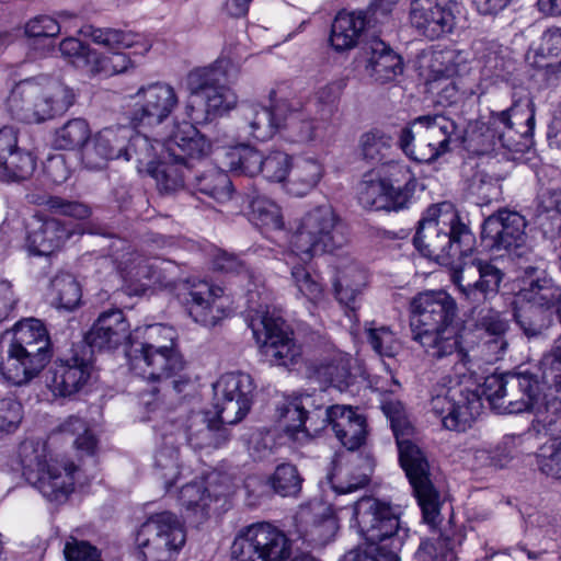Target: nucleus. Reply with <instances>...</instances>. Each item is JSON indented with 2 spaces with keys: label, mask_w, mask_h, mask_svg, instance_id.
Segmentation results:
<instances>
[{
  "label": "nucleus",
  "mask_w": 561,
  "mask_h": 561,
  "mask_svg": "<svg viewBox=\"0 0 561 561\" xmlns=\"http://www.w3.org/2000/svg\"><path fill=\"white\" fill-rule=\"evenodd\" d=\"M90 126L85 119L72 118L56 129L54 146L61 150L81 148L90 138Z\"/></svg>",
  "instance_id": "obj_45"
},
{
  "label": "nucleus",
  "mask_w": 561,
  "mask_h": 561,
  "mask_svg": "<svg viewBox=\"0 0 561 561\" xmlns=\"http://www.w3.org/2000/svg\"><path fill=\"white\" fill-rule=\"evenodd\" d=\"M81 34L91 38L98 45H103L110 49H126L141 45L139 54L149 50L150 45L142 42V36L133 32H125L116 28H99L92 25H85L81 28Z\"/></svg>",
  "instance_id": "obj_40"
},
{
  "label": "nucleus",
  "mask_w": 561,
  "mask_h": 561,
  "mask_svg": "<svg viewBox=\"0 0 561 561\" xmlns=\"http://www.w3.org/2000/svg\"><path fill=\"white\" fill-rule=\"evenodd\" d=\"M60 432L75 437L73 445L77 450L85 455H93L95 451L98 439L82 419L70 416L60 425Z\"/></svg>",
  "instance_id": "obj_53"
},
{
  "label": "nucleus",
  "mask_w": 561,
  "mask_h": 561,
  "mask_svg": "<svg viewBox=\"0 0 561 561\" xmlns=\"http://www.w3.org/2000/svg\"><path fill=\"white\" fill-rule=\"evenodd\" d=\"M252 293L249 291V310L254 314L250 316L249 327L253 336L260 344L261 352L272 365L288 366L294 364L301 355V348L293 339V332L286 322L268 310H263L262 305H254Z\"/></svg>",
  "instance_id": "obj_14"
},
{
  "label": "nucleus",
  "mask_w": 561,
  "mask_h": 561,
  "mask_svg": "<svg viewBox=\"0 0 561 561\" xmlns=\"http://www.w3.org/2000/svg\"><path fill=\"white\" fill-rule=\"evenodd\" d=\"M383 411L390 419L398 445L399 461L417 500L423 520L431 527H435L442 522L440 508L444 500L432 480L428 459L416 444L403 438L404 431H409V426L396 407L392 403L385 404Z\"/></svg>",
  "instance_id": "obj_8"
},
{
  "label": "nucleus",
  "mask_w": 561,
  "mask_h": 561,
  "mask_svg": "<svg viewBox=\"0 0 561 561\" xmlns=\"http://www.w3.org/2000/svg\"><path fill=\"white\" fill-rule=\"evenodd\" d=\"M128 151L131 152L133 158L140 169L145 167L150 172L162 159V154L165 151V139L151 140L146 135L130 134V138L127 141Z\"/></svg>",
  "instance_id": "obj_44"
},
{
  "label": "nucleus",
  "mask_w": 561,
  "mask_h": 561,
  "mask_svg": "<svg viewBox=\"0 0 561 561\" xmlns=\"http://www.w3.org/2000/svg\"><path fill=\"white\" fill-rule=\"evenodd\" d=\"M247 208L250 210L251 220L257 225L273 230H280L284 220L280 208L272 199L252 191L245 195Z\"/></svg>",
  "instance_id": "obj_42"
},
{
  "label": "nucleus",
  "mask_w": 561,
  "mask_h": 561,
  "mask_svg": "<svg viewBox=\"0 0 561 561\" xmlns=\"http://www.w3.org/2000/svg\"><path fill=\"white\" fill-rule=\"evenodd\" d=\"M154 467L160 470V477L164 480L165 488L175 484L180 474L179 449L164 445L154 456Z\"/></svg>",
  "instance_id": "obj_58"
},
{
  "label": "nucleus",
  "mask_w": 561,
  "mask_h": 561,
  "mask_svg": "<svg viewBox=\"0 0 561 561\" xmlns=\"http://www.w3.org/2000/svg\"><path fill=\"white\" fill-rule=\"evenodd\" d=\"M130 371L145 380L157 382L178 376L185 362L176 348L126 351Z\"/></svg>",
  "instance_id": "obj_21"
},
{
  "label": "nucleus",
  "mask_w": 561,
  "mask_h": 561,
  "mask_svg": "<svg viewBox=\"0 0 561 561\" xmlns=\"http://www.w3.org/2000/svg\"><path fill=\"white\" fill-rule=\"evenodd\" d=\"M399 172L404 174V183L400 184L396 180L397 185L391 181L387 180V197H388V210H399L407 206L414 191V181L409 170L398 167Z\"/></svg>",
  "instance_id": "obj_62"
},
{
  "label": "nucleus",
  "mask_w": 561,
  "mask_h": 561,
  "mask_svg": "<svg viewBox=\"0 0 561 561\" xmlns=\"http://www.w3.org/2000/svg\"><path fill=\"white\" fill-rule=\"evenodd\" d=\"M214 409L221 423L233 425L250 411L253 401L254 383L244 373H227L213 386Z\"/></svg>",
  "instance_id": "obj_18"
},
{
  "label": "nucleus",
  "mask_w": 561,
  "mask_h": 561,
  "mask_svg": "<svg viewBox=\"0 0 561 561\" xmlns=\"http://www.w3.org/2000/svg\"><path fill=\"white\" fill-rule=\"evenodd\" d=\"M136 542L141 561H174L185 543V533L176 515L164 511L147 518Z\"/></svg>",
  "instance_id": "obj_15"
},
{
  "label": "nucleus",
  "mask_w": 561,
  "mask_h": 561,
  "mask_svg": "<svg viewBox=\"0 0 561 561\" xmlns=\"http://www.w3.org/2000/svg\"><path fill=\"white\" fill-rule=\"evenodd\" d=\"M75 233V227L56 218H38L27 233L26 248L33 255L47 256L60 249Z\"/></svg>",
  "instance_id": "obj_28"
},
{
  "label": "nucleus",
  "mask_w": 561,
  "mask_h": 561,
  "mask_svg": "<svg viewBox=\"0 0 561 561\" xmlns=\"http://www.w3.org/2000/svg\"><path fill=\"white\" fill-rule=\"evenodd\" d=\"M263 156L257 149L244 146L231 154L230 167L242 174L254 176L262 171Z\"/></svg>",
  "instance_id": "obj_60"
},
{
  "label": "nucleus",
  "mask_w": 561,
  "mask_h": 561,
  "mask_svg": "<svg viewBox=\"0 0 561 561\" xmlns=\"http://www.w3.org/2000/svg\"><path fill=\"white\" fill-rule=\"evenodd\" d=\"M416 561H456V553L449 547L448 538H438L436 541H423L416 553Z\"/></svg>",
  "instance_id": "obj_64"
},
{
  "label": "nucleus",
  "mask_w": 561,
  "mask_h": 561,
  "mask_svg": "<svg viewBox=\"0 0 561 561\" xmlns=\"http://www.w3.org/2000/svg\"><path fill=\"white\" fill-rule=\"evenodd\" d=\"M81 296V287L71 274H58L51 279L49 298L57 309L72 311L79 306Z\"/></svg>",
  "instance_id": "obj_43"
},
{
  "label": "nucleus",
  "mask_w": 561,
  "mask_h": 561,
  "mask_svg": "<svg viewBox=\"0 0 561 561\" xmlns=\"http://www.w3.org/2000/svg\"><path fill=\"white\" fill-rule=\"evenodd\" d=\"M530 306L516 312L515 320L528 339L538 337L551 325V313Z\"/></svg>",
  "instance_id": "obj_52"
},
{
  "label": "nucleus",
  "mask_w": 561,
  "mask_h": 561,
  "mask_svg": "<svg viewBox=\"0 0 561 561\" xmlns=\"http://www.w3.org/2000/svg\"><path fill=\"white\" fill-rule=\"evenodd\" d=\"M308 377L319 385L344 391L348 388L352 379L351 357L336 353L319 363L311 364L308 368Z\"/></svg>",
  "instance_id": "obj_34"
},
{
  "label": "nucleus",
  "mask_w": 561,
  "mask_h": 561,
  "mask_svg": "<svg viewBox=\"0 0 561 561\" xmlns=\"http://www.w3.org/2000/svg\"><path fill=\"white\" fill-rule=\"evenodd\" d=\"M24 479L50 502H64L73 490L75 465L61 467L47 461L44 444L25 440L19 448Z\"/></svg>",
  "instance_id": "obj_13"
},
{
  "label": "nucleus",
  "mask_w": 561,
  "mask_h": 561,
  "mask_svg": "<svg viewBox=\"0 0 561 561\" xmlns=\"http://www.w3.org/2000/svg\"><path fill=\"white\" fill-rule=\"evenodd\" d=\"M425 257L449 265L451 280L469 304H485L499 293L504 273L489 261L476 259V237L449 203L430 206L413 238Z\"/></svg>",
  "instance_id": "obj_1"
},
{
  "label": "nucleus",
  "mask_w": 561,
  "mask_h": 561,
  "mask_svg": "<svg viewBox=\"0 0 561 561\" xmlns=\"http://www.w3.org/2000/svg\"><path fill=\"white\" fill-rule=\"evenodd\" d=\"M367 23H369V20L364 11L357 13L339 12L331 27L330 42L332 47L337 51L353 48Z\"/></svg>",
  "instance_id": "obj_38"
},
{
  "label": "nucleus",
  "mask_w": 561,
  "mask_h": 561,
  "mask_svg": "<svg viewBox=\"0 0 561 561\" xmlns=\"http://www.w3.org/2000/svg\"><path fill=\"white\" fill-rule=\"evenodd\" d=\"M304 479L296 466L290 463L278 465L272 476L267 479V485L274 493L280 496L296 497L302 486Z\"/></svg>",
  "instance_id": "obj_46"
},
{
  "label": "nucleus",
  "mask_w": 561,
  "mask_h": 561,
  "mask_svg": "<svg viewBox=\"0 0 561 561\" xmlns=\"http://www.w3.org/2000/svg\"><path fill=\"white\" fill-rule=\"evenodd\" d=\"M353 518L365 546L353 561H400L399 552L409 537V527L400 519V510L373 496L354 503Z\"/></svg>",
  "instance_id": "obj_5"
},
{
  "label": "nucleus",
  "mask_w": 561,
  "mask_h": 561,
  "mask_svg": "<svg viewBox=\"0 0 561 561\" xmlns=\"http://www.w3.org/2000/svg\"><path fill=\"white\" fill-rule=\"evenodd\" d=\"M540 364L542 379L546 382L551 381L553 386L549 389L561 396V341L556 342L551 350L542 356Z\"/></svg>",
  "instance_id": "obj_63"
},
{
  "label": "nucleus",
  "mask_w": 561,
  "mask_h": 561,
  "mask_svg": "<svg viewBox=\"0 0 561 561\" xmlns=\"http://www.w3.org/2000/svg\"><path fill=\"white\" fill-rule=\"evenodd\" d=\"M290 165L286 187L288 193L296 197H302L311 192L323 174L321 163L313 158L298 157Z\"/></svg>",
  "instance_id": "obj_39"
},
{
  "label": "nucleus",
  "mask_w": 561,
  "mask_h": 561,
  "mask_svg": "<svg viewBox=\"0 0 561 561\" xmlns=\"http://www.w3.org/2000/svg\"><path fill=\"white\" fill-rule=\"evenodd\" d=\"M530 412L534 414L531 426L537 435L561 436V396L549 388L541 391Z\"/></svg>",
  "instance_id": "obj_35"
},
{
  "label": "nucleus",
  "mask_w": 561,
  "mask_h": 561,
  "mask_svg": "<svg viewBox=\"0 0 561 561\" xmlns=\"http://www.w3.org/2000/svg\"><path fill=\"white\" fill-rule=\"evenodd\" d=\"M9 343L47 365L51 358L50 340L44 323L34 318L15 323L12 333L5 334Z\"/></svg>",
  "instance_id": "obj_30"
},
{
  "label": "nucleus",
  "mask_w": 561,
  "mask_h": 561,
  "mask_svg": "<svg viewBox=\"0 0 561 561\" xmlns=\"http://www.w3.org/2000/svg\"><path fill=\"white\" fill-rule=\"evenodd\" d=\"M133 129L127 126H112L100 130L92 140V145L83 151L82 160L90 170L103 169L110 160L124 158L131 160L127 141Z\"/></svg>",
  "instance_id": "obj_23"
},
{
  "label": "nucleus",
  "mask_w": 561,
  "mask_h": 561,
  "mask_svg": "<svg viewBox=\"0 0 561 561\" xmlns=\"http://www.w3.org/2000/svg\"><path fill=\"white\" fill-rule=\"evenodd\" d=\"M526 59L561 61V30L551 27L545 31L539 42L529 47Z\"/></svg>",
  "instance_id": "obj_49"
},
{
  "label": "nucleus",
  "mask_w": 561,
  "mask_h": 561,
  "mask_svg": "<svg viewBox=\"0 0 561 561\" xmlns=\"http://www.w3.org/2000/svg\"><path fill=\"white\" fill-rule=\"evenodd\" d=\"M176 333L173 328L164 324H151L145 329L142 342H130L129 348L136 350H164L175 348Z\"/></svg>",
  "instance_id": "obj_51"
},
{
  "label": "nucleus",
  "mask_w": 561,
  "mask_h": 561,
  "mask_svg": "<svg viewBox=\"0 0 561 561\" xmlns=\"http://www.w3.org/2000/svg\"><path fill=\"white\" fill-rule=\"evenodd\" d=\"M38 358L31 356L9 343L7 336L0 340V376L12 386H24L45 368Z\"/></svg>",
  "instance_id": "obj_27"
},
{
  "label": "nucleus",
  "mask_w": 561,
  "mask_h": 561,
  "mask_svg": "<svg viewBox=\"0 0 561 561\" xmlns=\"http://www.w3.org/2000/svg\"><path fill=\"white\" fill-rule=\"evenodd\" d=\"M363 157L371 162H382L392 147V137L380 129H371L360 136Z\"/></svg>",
  "instance_id": "obj_50"
},
{
  "label": "nucleus",
  "mask_w": 561,
  "mask_h": 561,
  "mask_svg": "<svg viewBox=\"0 0 561 561\" xmlns=\"http://www.w3.org/2000/svg\"><path fill=\"white\" fill-rule=\"evenodd\" d=\"M210 147V142L192 124L186 121L175 124L165 139L162 159L149 172L156 179L158 188L167 194L183 188L194 168L190 160L206 157Z\"/></svg>",
  "instance_id": "obj_11"
},
{
  "label": "nucleus",
  "mask_w": 561,
  "mask_h": 561,
  "mask_svg": "<svg viewBox=\"0 0 561 561\" xmlns=\"http://www.w3.org/2000/svg\"><path fill=\"white\" fill-rule=\"evenodd\" d=\"M537 462L542 473L561 479V436L548 437L540 445Z\"/></svg>",
  "instance_id": "obj_54"
},
{
  "label": "nucleus",
  "mask_w": 561,
  "mask_h": 561,
  "mask_svg": "<svg viewBox=\"0 0 561 561\" xmlns=\"http://www.w3.org/2000/svg\"><path fill=\"white\" fill-rule=\"evenodd\" d=\"M268 99V106L244 102L238 108L244 128L253 138L264 141L284 130L286 139L291 142L308 144L316 139V123L304 108L278 99L275 90L270 91Z\"/></svg>",
  "instance_id": "obj_7"
},
{
  "label": "nucleus",
  "mask_w": 561,
  "mask_h": 561,
  "mask_svg": "<svg viewBox=\"0 0 561 561\" xmlns=\"http://www.w3.org/2000/svg\"><path fill=\"white\" fill-rule=\"evenodd\" d=\"M346 85L347 80L345 78H339L318 89L316 100L320 106L319 112L322 118H330L337 111L340 96Z\"/></svg>",
  "instance_id": "obj_56"
},
{
  "label": "nucleus",
  "mask_w": 561,
  "mask_h": 561,
  "mask_svg": "<svg viewBox=\"0 0 561 561\" xmlns=\"http://www.w3.org/2000/svg\"><path fill=\"white\" fill-rule=\"evenodd\" d=\"M523 286L519 289V297L531 307L551 311L561 305V287L545 270V261L539 259L536 265L523 266Z\"/></svg>",
  "instance_id": "obj_24"
},
{
  "label": "nucleus",
  "mask_w": 561,
  "mask_h": 561,
  "mask_svg": "<svg viewBox=\"0 0 561 561\" xmlns=\"http://www.w3.org/2000/svg\"><path fill=\"white\" fill-rule=\"evenodd\" d=\"M458 126L443 114H427L414 118L404 127L399 137L403 152L420 163H431L450 151V144L457 136Z\"/></svg>",
  "instance_id": "obj_12"
},
{
  "label": "nucleus",
  "mask_w": 561,
  "mask_h": 561,
  "mask_svg": "<svg viewBox=\"0 0 561 561\" xmlns=\"http://www.w3.org/2000/svg\"><path fill=\"white\" fill-rule=\"evenodd\" d=\"M230 550L231 561H288L291 543L280 529L263 522L242 527Z\"/></svg>",
  "instance_id": "obj_16"
},
{
  "label": "nucleus",
  "mask_w": 561,
  "mask_h": 561,
  "mask_svg": "<svg viewBox=\"0 0 561 561\" xmlns=\"http://www.w3.org/2000/svg\"><path fill=\"white\" fill-rule=\"evenodd\" d=\"M221 289H214L207 282L194 284L185 297L188 314L191 318L204 325L214 327L219 320L218 309L213 306L215 297L219 296Z\"/></svg>",
  "instance_id": "obj_37"
},
{
  "label": "nucleus",
  "mask_w": 561,
  "mask_h": 561,
  "mask_svg": "<svg viewBox=\"0 0 561 561\" xmlns=\"http://www.w3.org/2000/svg\"><path fill=\"white\" fill-rule=\"evenodd\" d=\"M92 353L87 346H78L69 357L53 363L46 383L55 396L71 397L87 385L93 368Z\"/></svg>",
  "instance_id": "obj_19"
},
{
  "label": "nucleus",
  "mask_w": 561,
  "mask_h": 561,
  "mask_svg": "<svg viewBox=\"0 0 561 561\" xmlns=\"http://www.w3.org/2000/svg\"><path fill=\"white\" fill-rule=\"evenodd\" d=\"M130 340V325L121 309H108L100 313L91 329L84 334L89 350L111 351Z\"/></svg>",
  "instance_id": "obj_26"
},
{
  "label": "nucleus",
  "mask_w": 561,
  "mask_h": 561,
  "mask_svg": "<svg viewBox=\"0 0 561 561\" xmlns=\"http://www.w3.org/2000/svg\"><path fill=\"white\" fill-rule=\"evenodd\" d=\"M239 77L240 67L228 58L192 70L187 76L190 96L185 104L188 123L193 126L207 123L233 108L238 98L231 85Z\"/></svg>",
  "instance_id": "obj_6"
},
{
  "label": "nucleus",
  "mask_w": 561,
  "mask_h": 561,
  "mask_svg": "<svg viewBox=\"0 0 561 561\" xmlns=\"http://www.w3.org/2000/svg\"><path fill=\"white\" fill-rule=\"evenodd\" d=\"M229 489L226 477L220 478L219 473L211 472L205 479L184 484L179 493V502L188 511H201L204 514L210 503L225 496Z\"/></svg>",
  "instance_id": "obj_31"
},
{
  "label": "nucleus",
  "mask_w": 561,
  "mask_h": 561,
  "mask_svg": "<svg viewBox=\"0 0 561 561\" xmlns=\"http://www.w3.org/2000/svg\"><path fill=\"white\" fill-rule=\"evenodd\" d=\"M128 259L116 257L117 267L129 294L141 295L152 285L169 286L172 280L167 276L163 262L147 259L138 253H128Z\"/></svg>",
  "instance_id": "obj_25"
},
{
  "label": "nucleus",
  "mask_w": 561,
  "mask_h": 561,
  "mask_svg": "<svg viewBox=\"0 0 561 561\" xmlns=\"http://www.w3.org/2000/svg\"><path fill=\"white\" fill-rule=\"evenodd\" d=\"M332 432L348 450L359 448L366 440V419L352 405L335 404L333 409Z\"/></svg>",
  "instance_id": "obj_32"
},
{
  "label": "nucleus",
  "mask_w": 561,
  "mask_h": 561,
  "mask_svg": "<svg viewBox=\"0 0 561 561\" xmlns=\"http://www.w3.org/2000/svg\"><path fill=\"white\" fill-rule=\"evenodd\" d=\"M541 391L538 375L529 370L492 374L481 394L445 376L433 386L428 407L446 430L465 432L481 412V396L500 413L515 414L530 412Z\"/></svg>",
  "instance_id": "obj_2"
},
{
  "label": "nucleus",
  "mask_w": 561,
  "mask_h": 561,
  "mask_svg": "<svg viewBox=\"0 0 561 561\" xmlns=\"http://www.w3.org/2000/svg\"><path fill=\"white\" fill-rule=\"evenodd\" d=\"M76 95L65 83L46 77L19 81L7 100L11 117L26 124H39L66 113Z\"/></svg>",
  "instance_id": "obj_9"
},
{
  "label": "nucleus",
  "mask_w": 561,
  "mask_h": 561,
  "mask_svg": "<svg viewBox=\"0 0 561 561\" xmlns=\"http://www.w3.org/2000/svg\"><path fill=\"white\" fill-rule=\"evenodd\" d=\"M367 339L373 350L381 357H394L401 345L388 327L367 328Z\"/></svg>",
  "instance_id": "obj_59"
},
{
  "label": "nucleus",
  "mask_w": 561,
  "mask_h": 561,
  "mask_svg": "<svg viewBox=\"0 0 561 561\" xmlns=\"http://www.w3.org/2000/svg\"><path fill=\"white\" fill-rule=\"evenodd\" d=\"M471 313L477 327L485 331V335H504L507 321L502 314L485 304H471Z\"/></svg>",
  "instance_id": "obj_55"
},
{
  "label": "nucleus",
  "mask_w": 561,
  "mask_h": 561,
  "mask_svg": "<svg viewBox=\"0 0 561 561\" xmlns=\"http://www.w3.org/2000/svg\"><path fill=\"white\" fill-rule=\"evenodd\" d=\"M135 99L133 121L148 126L163 123L179 105V96L174 88L165 82L140 87Z\"/></svg>",
  "instance_id": "obj_22"
},
{
  "label": "nucleus",
  "mask_w": 561,
  "mask_h": 561,
  "mask_svg": "<svg viewBox=\"0 0 561 561\" xmlns=\"http://www.w3.org/2000/svg\"><path fill=\"white\" fill-rule=\"evenodd\" d=\"M358 201L363 207L368 209L388 208L387 180L371 179L366 174L358 184Z\"/></svg>",
  "instance_id": "obj_48"
},
{
  "label": "nucleus",
  "mask_w": 561,
  "mask_h": 561,
  "mask_svg": "<svg viewBox=\"0 0 561 561\" xmlns=\"http://www.w3.org/2000/svg\"><path fill=\"white\" fill-rule=\"evenodd\" d=\"M2 168L13 180L22 181L28 179L35 168V158L27 150H23L20 147L14 150L9 158H5L0 162Z\"/></svg>",
  "instance_id": "obj_57"
},
{
  "label": "nucleus",
  "mask_w": 561,
  "mask_h": 561,
  "mask_svg": "<svg viewBox=\"0 0 561 561\" xmlns=\"http://www.w3.org/2000/svg\"><path fill=\"white\" fill-rule=\"evenodd\" d=\"M348 242L346 228L330 204L318 205L299 220L289 240L286 263L297 291L309 302L323 299L322 285L304 266L316 255L334 253Z\"/></svg>",
  "instance_id": "obj_3"
},
{
  "label": "nucleus",
  "mask_w": 561,
  "mask_h": 561,
  "mask_svg": "<svg viewBox=\"0 0 561 561\" xmlns=\"http://www.w3.org/2000/svg\"><path fill=\"white\" fill-rule=\"evenodd\" d=\"M410 327L412 339L426 354L435 359L457 355L467 366L471 362L473 346L468 333L457 320L455 299L444 290L420 293L411 301Z\"/></svg>",
  "instance_id": "obj_4"
},
{
  "label": "nucleus",
  "mask_w": 561,
  "mask_h": 561,
  "mask_svg": "<svg viewBox=\"0 0 561 561\" xmlns=\"http://www.w3.org/2000/svg\"><path fill=\"white\" fill-rule=\"evenodd\" d=\"M187 185L193 194H201L218 203H225L232 197V183L228 174L217 169L204 172L190 171Z\"/></svg>",
  "instance_id": "obj_36"
},
{
  "label": "nucleus",
  "mask_w": 561,
  "mask_h": 561,
  "mask_svg": "<svg viewBox=\"0 0 561 561\" xmlns=\"http://www.w3.org/2000/svg\"><path fill=\"white\" fill-rule=\"evenodd\" d=\"M535 222L545 236L561 231V190H547L537 197Z\"/></svg>",
  "instance_id": "obj_41"
},
{
  "label": "nucleus",
  "mask_w": 561,
  "mask_h": 561,
  "mask_svg": "<svg viewBox=\"0 0 561 561\" xmlns=\"http://www.w3.org/2000/svg\"><path fill=\"white\" fill-rule=\"evenodd\" d=\"M527 221L523 215L510 209H500L490 215L482 225L481 238L494 251L526 259L533 253L527 244Z\"/></svg>",
  "instance_id": "obj_17"
},
{
  "label": "nucleus",
  "mask_w": 561,
  "mask_h": 561,
  "mask_svg": "<svg viewBox=\"0 0 561 561\" xmlns=\"http://www.w3.org/2000/svg\"><path fill=\"white\" fill-rule=\"evenodd\" d=\"M219 417H209L208 413L192 414L185 425L184 436L186 443L194 450H209L220 448L230 438V432Z\"/></svg>",
  "instance_id": "obj_29"
},
{
  "label": "nucleus",
  "mask_w": 561,
  "mask_h": 561,
  "mask_svg": "<svg viewBox=\"0 0 561 561\" xmlns=\"http://www.w3.org/2000/svg\"><path fill=\"white\" fill-rule=\"evenodd\" d=\"M364 275L362 272L351 268L339 275L333 282L334 295L337 301L355 310L356 298L362 293Z\"/></svg>",
  "instance_id": "obj_47"
},
{
  "label": "nucleus",
  "mask_w": 561,
  "mask_h": 561,
  "mask_svg": "<svg viewBox=\"0 0 561 561\" xmlns=\"http://www.w3.org/2000/svg\"><path fill=\"white\" fill-rule=\"evenodd\" d=\"M455 8L453 0H411L409 21L419 35L439 39L456 27Z\"/></svg>",
  "instance_id": "obj_20"
},
{
  "label": "nucleus",
  "mask_w": 561,
  "mask_h": 561,
  "mask_svg": "<svg viewBox=\"0 0 561 561\" xmlns=\"http://www.w3.org/2000/svg\"><path fill=\"white\" fill-rule=\"evenodd\" d=\"M503 176L489 173L486 170L478 169L469 180L471 194L482 201L489 202L500 194V182Z\"/></svg>",
  "instance_id": "obj_61"
},
{
  "label": "nucleus",
  "mask_w": 561,
  "mask_h": 561,
  "mask_svg": "<svg viewBox=\"0 0 561 561\" xmlns=\"http://www.w3.org/2000/svg\"><path fill=\"white\" fill-rule=\"evenodd\" d=\"M364 49L368 55L366 71L377 83L386 84L402 73V58L385 42L374 39Z\"/></svg>",
  "instance_id": "obj_33"
},
{
  "label": "nucleus",
  "mask_w": 561,
  "mask_h": 561,
  "mask_svg": "<svg viewBox=\"0 0 561 561\" xmlns=\"http://www.w3.org/2000/svg\"><path fill=\"white\" fill-rule=\"evenodd\" d=\"M535 125L534 112L520 111L517 104L491 112L488 122H470L461 136L465 148L472 154H499L505 150L517 151L519 138L530 133Z\"/></svg>",
  "instance_id": "obj_10"
}]
</instances>
